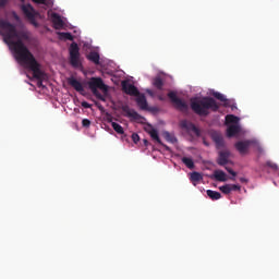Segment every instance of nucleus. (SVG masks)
Here are the masks:
<instances>
[{
  "instance_id": "nucleus-18",
  "label": "nucleus",
  "mask_w": 279,
  "mask_h": 279,
  "mask_svg": "<svg viewBox=\"0 0 279 279\" xmlns=\"http://www.w3.org/2000/svg\"><path fill=\"white\" fill-rule=\"evenodd\" d=\"M190 180L193 186H197V182H202V180H204V177L199 172H192L190 174Z\"/></svg>"
},
{
  "instance_id": "nucleus-27",
  "label": "nucleus",
  "mask_w": 279,
  "mask_h": 279,
  "mask_svg": "<svg viewBox=\"0 0 279 279\" xmlns=\"http://www.w3.org/2000/svg\"><path fill=\"white\" fill-rule=\"evenodd\" d=\"M60 40H73V35L71 33H59Z\"/></svg>"
},
{
  "instance_id": "nucleus-8",
  "label": "nucleus",
  "mask_w": 279,
  "mask_h": 279,
  "mask_svg": "<svg viewBox=\"0 0 279 279\" xmlns=\"http://www.w3.org/2000/svg\"><path fill=\"white\" fill-rule=\"evenodd\" d=\"M121 110H122L124 117L132 119V121H141V119H143V117L141 114H138V112H136V110L131 109L130 106H128V105H123L121 107Z\"/></svg>"
},
{
  "instance_id": "nucleus-14",
  "label": "nucleus",
  "mask_w": 279,
  "mask_h": 279,
  "mask_svg": "<svg viewBox=\"0 0 279 279\" xmlns=\"http://www.w3.org/2000/svg\"><path fill=\"white\" fill-rule=\"evenodd\" d=\"M229 159H230V151L228 150L220 151L217 162L220 167H226L229 162Z\"/></svg>"
},
{
  "instance_id": "nucleus-16",
  "label": "nucleus",
  "mask_w": 279,
  "mask_h": 279,
  "mask_svg": "<svg viewBox=\"0 0 279 279\" xmlns=\"http://www.w3.org/2000/svg\"><path fill=\"white\" fill-rule=\"evenodd\" d=\"M211 95L213 97H215V99H218V101H222L225 108H230V100H228V98H226L223 94L219 92H214Z\"/></svg>"
},
{
  "instance_id": "nucleus-20",
  "label": "nucleus",
  "mask_w": 279,
  "mask_h": 279,
  "mask_svg": "<svg viewBox=\"0 0 279 279\" xmlns=\"http://www.w3.org/2000/svg\"><path fill=\"white\" fill-rule=\"evenodd\" d=\"M214 178L218 182H227L228 181V179L226 178V172H223V170H216L214 172Z\"/></svg>"
},
{
  "instance_id": "nucleus-5",
  "label": "nucleus",
  "mask_w": 279,
  "mask_h": 279,
  "mask_svg": "<svg viewBox=\"0 0 279 279\" xmlns=\"http://www.w3.org/2000/svg\"><path fill=\"white\" fill-rule=\"evenodd\" d=\"M21 10L24 16H26V19L29 21V23L35 27H38V22H36V16H39L40 13H38V11H36V9H34V7L31 3L22 4Z\"/></svg>"
},
{
  "instance_id": "nucleus-11",
  "label": "nucleus",
  "mask_w": 279,
  "mask_h": 279,
  "mask_svg": "<svg viewBox=\"0 0 279 279\" xmlns=\"http://www.w3.org/2000/svg\"><path fill=\"white\" fill-rule=\"evenodd\" d=\"M51 23L54 29H62L64 27V21H62V17L58 13L51 14Z\"/></svg>"
},
{
  "instance_id": "nucleus-22",
  "label": "nucleus",
  "mask_w": 279,
  "mask_h": 279,
  "mask_svg": "<svg viewBox=\"0 0 279 279\" xmlns=\"http://www.w3.org/2000/svg\"><path fill=\"white\" fill-rule=\"evenodd\" d=\"M21 2H25V0H21ZM33 3H37L38 5H46V8H51L53 5V0H33Z\"/></svg>"
},
{
  "instance_id": "nucleus-6",
  "label": "nucleus",
  "mask_w": 279,
  "mask_h": 279,
  "mask_svg": "<svg viewBox=\"0 0 279 279\" xmlns=\"http://www.w3.org/2000/svg\"><path fill=\"white\" fill-rule=\"evenodd\" d=\"M168 97L177 110H179L180 112L189 111V105L186 104V101L179 98L175 92L168 93Z\"/></svg>"
},
{
  "instance_id": "nucleus-34",
  "label": "nucleus",
  "mask_w": 279,
  "mask_h": 279,
  "mask_svg": "<svg viewBox=\"0 0 279 279\" xmlns=\"http://www.w3.org/2000/svg\"><path fill=\"white\" fill-rule=\"evenodd\" d=\"M82 125H83V128H90V120L83 119L82 120Z\"/></svg>"
},
{
  "instance_id": "nucleus-29",
  "label": "nucleus",
  "mask_w": 279,
  "mask_h": 279,
  "mask_svg": "<svg viewBox=\"0 0 279 279\" xmlns=\"http://www.w3.org/2000/svg\"><path fill=\"white\" fill-rule=\"evenodd\" d=\"M219 191L223 193L225 195H230L232 193V190L230 189V184H225L219 187Z\"/></svg>"
},
{
  "instance_id": "nucleus-33",
  "label": "nucleus",
  "mask_w": 279,
  "mask_h": 279,
  "mask_svg": "<svg viewBox=\"0 0 279 279\" xmlns=\"http://www.w3.org/2000/svg\"><path fill=\"white\" fill-rule=\"evenodd\" d=\"M226 171H228V173H230V175H232L233 178H236V172L234 170H232V168L230 167H225Z\"/></svg>"
},
{
  "instance_id": "nucleus-23",
  "label": "nucleus",
  "mask_w": 279,
  "mask_h": 279,
  "mask_svg": "<svg viewBox=\"0 0 279 279\" xmlns=\"http://www.w3.org/2000/svg\"><path fill=\"white\" fill-rule=\"evenodd\" d=\"M206 193H207V196L209 197V199H213V202H217V199H219L221 197V193H219L217 191L207 190Z\"/></svg>"
},
{
  "instance_id": "nucleus-7",
  "label": "nucleus",
  "mask_w": 279,
  "mask_h": 279,
  "mask_svg": "<svg viewBox=\"0 0 279 279\" xmlns=\"http://www.w3.org/2000/svg\"><path fill=\"white\" fill-rule=\"evenodd\" d=\"M256 141L254 140H244V141H239L234 144V147L236 149V151H239V154L241 155H245L247 154V151H250V147H252V145H255Z\"/></svg>"
},
{
  "instance_id": "nucleus-39",
  "label": "nucleus",
  "mask_w": 279,
  "mask_h": 279,
  "mask_svg": "<svg viewBox=\"0 0 279 279\" xmlns=\"http://www.w3.org/2000/svg\"><path fill=\"white\" fill-rule=\"evenodd\" d=\"M144 145L147 147V145H149V142L147 140H144Z\"/></svg>"
},
{
  "instance_id": "nucleus-28",
  "label": "nucleus",
  "mask_w": 279,
  "mask_h": 279,
  "mask_svg": "<svg viewBox=\"0 0 279 279\" xmlns=\"http://www.w3.org/2000/svg\"><path fill=\"white\" fill-rule=\"evenodd\" d=\"M239 118L234 114H228L226 116V123H238Z\"/></svg>"
},
{
  "instance_id": "nucleus-19",
  "label": "nucleus",
  "mask_w": 279,
  "mask_h": 279,
  "mask_svg": "<svg viewBox=\"0 0 279 279\" xmlns=\"http://www.w3.org/2000/svg\"><path fill=\"white\" fill-rule=\"evenodd\" d=\"M148 134H149L150 138H153L155 141V143H157L158 145H162V141L160 140V136L158 135V130L150 129L148 131Z\"/></svg>"
},
{
  "instance_id": "nucleus-10",
  "label": "nucleus",
  "mask_w": 279,
  "mask_h": 279,
  "mask_svg": "<svg viewBox=\"0 0 279 279\" xmlns=\"http://www.w3.org/2000/svg\"><path fill=\"white\" fill-rule=\"evenodd\" d=\"M182 130H186V132H194L196 136H199V129L193 124V122H190L189 120H183L180 123Z\"/></svg>"
},
{
  "instance_id": "nucleus-17",
  "label": "nucleus",
  "mask_w": 279,
  "mask_h": 279,
  "mask_svg": "<svg viewBox=\"0 0 279 279\" xmlns=\"http://www.w3.org/2000/svg\"><path fill=\"white\" fill-rule=\"evenodd\" d=\"M241 132V128L236 124H232L227 129V136L232 138V136H236Z\"/></svg>"
},
{
  "instance_id": "nucleus-3",
  "label": "nucleus",
  "mask_w": 279,
  "mask_h": 279,
  "mask_svg": "<svg viewBox=\"0 0 279 279\" xmlns=\"http://www.w3.org/2000/svg\"><path fill=\"white\" fill-rule=\"evenodd\" d=\"M88 88L92 90L93 95L99 99L100 101H106V97L99 93V90H102V93H108V85L104 83V80L101 77H92L88 82Z\"/></svg>"
},
{
  "instance_id": "nucleus-25",
  "label": "nucleus",
  "mask_w": 279,
  "mask_h": 279,
  "mask_svg": "<svg viewBox=\"0 0 279 279\" xmlns=\"http://www.w3.org/2000/svg\"><path fill=\"white\" fill-rule=\"evenodd\" d=\"M183 165L187 167V169H195V162L193 161L192 158L189 157H183L182 159Z\"/></svg>"
},
{
  "instance_id": "nucleus-32",
  "label": "nucleus",
  "mask_w": 279,
  "mask_h": 279,
  "mask_svg": "<svg viewBox=\"0 0 279 279\" xmlns=\"http://www.w3.org/2000/svg\"><path fill=\"white\" fill-rule=\"evenodd\" d=\"M266 167H269L270 169H274L275 171H276V169H278V165H276L271 161H267Z\"/></svg>"
},
{
  "instance_id": "nucleus-13",
  "label": "nucleus",
  "mask_w": 279,
  "mask_h": 279,
  "mask_svg": "<svg viewBox=\"0 0 279 279\" xmlns=\"http://www.w3.org/2000/svg\"><path fill=\"white\" fill-rule=\"evenodd\" d=\"M68 84H70V86H72V88H74V90H76V93H84V85H82V83L80 81H77V78L75 77H70L68 80Z\"/></svg>"
},
{
  "instance_id": "nucleus-38",
  "label": "nucleus",
  "mask_w": 279,
  "mask_h": 279,
  "mask_svg": "<svg viewBox=\"0 0 279 279\" xmlns=\"http://www.w3.org/2000/svg\"><path fill=\"white\" fill-rule=\"evenodd\" d=\"M240 182H247V179H245V178H240Z\"/></svg>"
},
{
  "instance_id": "nucleus-26",
  "label": "nucleus",
  "mask_w": 279,
  "mask_h": 279,
  "mask_svg": "<svg viewBox=\"0 0 279 279\" xmlns=\"http://www.w3.org/2000/svg\"><path fill=\"white\" fill-rule=\"evenodd\" d=\"M111 126L114 130V132H117V134H125V131L123 130V126H121V124L112 122Z\"/></svg>"
},
{
  "instance_id": "nucleus-37",
  "label": "nucleus",
  "mask_w": 279,
  "mask_h": 279,
  "mask_svg": "<svg viewBox=\"0 0 279 279\" xmlns=\"http://www.w3.org/2000/svg\"><path fill=\"white\" fill-rule=\"evenodd\" d=\"M82 108H90V104H88L87 101H83L81 102Z\"/></svg>"
},
{
  "instance_id": "nucleus-35",
  "label": "nucleus",
  "mask_w": 279,
  "mask_h": 279,
  "mask_svg": "<svg viewBox=\"0 0 279 279\" xmlns=\"http://www.w3.org/2000/svg\"><path fill=\"white\" fill-rule=\"evenodd\" d=\"M230 190L232 191H241V185H236V184H230Z\"/></svg>"
},
{
  "instance_id": "nucleus-9",
  "label": "nucleus",
  "mask_w": 279,
  "mask_h": 279,
  "mask_svg": "<svg viewBox=\"0 0 279 279\" xmlns=\"http://www.w3.org/2000/svg\"><path fill=\"white\" fill-rule=\"evenodd\" d=\"M122 90L126 95H131V97H136L140 94L138 88L128 81H122Z\"/></svg>"
},
{
  "instance_id": "nucleus-36",
  "label": "nucleus",
  "mask_w": 279,
  "mask_h": 279,
  "mask_svg": "<svg viewBox=\"0 0 279 279\" xmlns=\"http://www.w3.org/2000/svg\"><path fill=\"white\" fill-rule=\"evenodd\" d=\"M9 0H0V8H5L8 5Z\"/></svg>"
},
{
  "instance_id": "nucleus-12",
  "label": "nucleus",
  "mask_w": 279,
  "mask_h": 279,
  "mask_svg": "<svg viewBox=\"0 0 279 279\" xmlns=\"http://www.w3.org/2000/svg\"><path fill=\"white\" fill-rule=\"evenodd\" d=\"M211 138L218 149H221V147L226 146V142L223 141V135H221V133L214 132L211 134Z\"/></svg>"
},
{
  "instance_id": "nucleus-15",
  "label": "nucleus",
  "mask_w": 279,
  "mask_h": 279,
  "mask_svg": "<svg viewBox=\"0 0 279 279\" xmlns=\"http://www.w3.org/2000/svg\"><path fill=\"white\" fill-rule=\"evenodd\" d=\"M136 97L138 108H141V110H147V98L144 96V94L140 93Z\"/></svg>"
},
{
  "instance_id": "nucleus-30",
  "label": "nucleus",
  "mask_w": 279,
  "mask_h": 279,
  "mask_svg": "<svg viewBox=\"0 0 279 279\" xmlns=\"http://www.w3.org/2000/svg\"><path fill=\"white\" fill-rule=\"evenodd\" d=\"M163 136L166 140H168L170 143H175V137L171 136L170 132L163 133Z\"/></svg>"
},
{
  "instance_id": "nucleus-24",
  "label": "nucleus",
  "mask_w": 279,
  "mask_h": 279,
  "mask_svg": "<svg viewBox=\"0 0 279 279\" xmlns=\"http://www.w3.org/2000/svg\"><path fill=\"white\" fill-rule=\"evenodd\" d=\"M153 86H155V88H157L158 90H162V86H165V82L160 76H156L153 80Z\"/></svg>"
},
{
  "instance_id": "nucleus-1",
  "label": "nucleus",
  "mask_w": 279,
  "mask_h": 279,
  "mask_svg": "<svg viewBox=\"0 0 279 279\" xmlns=\"http://www.w3.org/2000/svg\"><path fill=\"white\" fill-rule=\"evenodd\" d=\"M0 36L3 38V43L13 51L15 60L32 71L33 77L37 80L38 88H45L43 80H45V72L40 69L39 62L36 57L29 51V48L25 46L23 40H29V33L25 31H17L16 26L7 20H0Z\"/></svg>"
},
{
  "instance_id": "nucleus-4",
  "label": "nucleus",
  "mask_w": 279,
  "mask_h": 279,
  "mask_svg": "<svg viewBox=\"0 0 279 279\" xmlns=\"http://www.w3.org/2000/svg\"><path fill=\"white\" fill-rule=\"evenodd\" d=\"M70 53V64L74 69H80L82 66V61L80 60V46L77 43H72L69 48Z\"/></svg>"
},
{
  "instance_id": "nucleus-31",
  "label": "nucleus",
  "mask_w": 279,
  "mask_h": 279,
  "mask_svg": "<svg viewBox=\"0 0 279 279\" xmlns=\"http://www.w3.org/2000/svg\"><path fill=\"white\" fill-rule=\"evenodd\" d=\"M131 138H132L133 143H135V144L138 143V141H141V136H138L137 133H133L131 135Z\"/></svg>"
},
{
  "instance_id": "nucleus-2",
  "label": "nucleus",
  "mask_w": 279,
  "mask_h": 279,
  "mask_svg": "<svg viewBox=\"0 0 279 279\" xmlns=\"http://www.w3.org/2000/svg\"><path fill=\"white\" fill-rule=\"evenodd\" d=\"M191 110L198 117H208L211 112H219L221 106L213 97L191 98Z\"/></svg>"
},
{
  "instance_id": "nucleus-21",
  "label": "nucleus",
  "mask_w": 279,
  "mask_h": 279,
  "mask_svg": "<svg viewBox=\"0 0 279 279\" xmlns=\"http://www.w3.org/2000/svg\"><path fill=\"white\" fill-rule=\"evenodd\" d=\"M87 60H89V62H94V64H99V60H100L99 53L95 51L89 52L87 54Z\"/></svg>"
}]
</instances>
